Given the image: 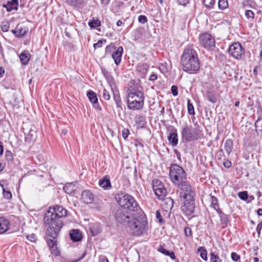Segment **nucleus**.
Here are the masks:
<instances>
[{"label":"nucleus","instance_id":"1","mask_svg":"<svg viewBox=\"0 0 262 262\" xmlns=\"http://www.w3.org/2000/svg\"><path fill=\"white\" fill-rule=\"evenodd\" d=\"M67 212L62 206L56 205L50 207L45 213L44 223L49 226L47 230L48 236L54 238L57 237L62 227V219L66 216Z\"/></svg>","mask_w":262,"mask_h":262},{"label":"nucleus","instance_id":"2","mask_svg":"<svg viewBox=\"0 0 262 262\" xmlns=\"http://www.w3.org/2000/svg\"><path fill=\"white\" fill-rule=\"evenodd\" d=\"M182 69L189 73L198 71L200 68V61L196 51L190 47L185 48L181 58Z\"/></svg>","mask_w":262,"mask_h":262},{"label":"nucleus","instance_id":"3","mask_svg":"<svg viewBox=\"0 0 262 262\" xmlns=\"http://www.w3.org/2000/svg\"><path fill=\"white\" fill-rule=\"evenodd\" d=\"M128 227L134 235L141 236L146 233L148 229V223L142 210L132 214Z\"/></svg>","mask_w":262,"mask_h":262},{"label":"nucleus","instance_id":"4","mask_svg":"<svg viewBox=\"0 0 262 262\" xmlns=\"http://www.w3.org/2000/svg\"><path fill=\"white\" fill-rule=\"evenodd\" d=\"M169 176L172 183L177 185L180 191L191 187L186 181L187 176L184 169L178 164L171 165Z\"/></svg>","mask_w":262,"mask_h":262},{"label":"nucleus","instance_id":"5","mask_svg":"<svg viewBox=\"0 0 262 262\" xmlns=\"http://www.w3.org/2000/svg\"><path fill=\"white\" fill-rule=\"evenodd\" d=\"M144 96L141 86H136L127 91V107L132 110H141L144 105Z\"/></svg>","mask_w":262,"mask_h":262},{"label":"nucleus","instance_id":"6","mask_svg":"<svg viewBox=\"0 0 262 262\" xmlns=\"http://www.w3.org/2000/svg\"><path fill=\"white\" fill-rule=\"evenodd\" d=\"M194 195L191 187L181 191L179 192V199L183 204V205L181 206V209L186 215H191L194 210L195 202Z\"/></svg>","mask_w":262,"mask_h":262},{"label":"nucleus","instance_id":"7","mask_svg":"<svg viewBox=\"0 0 262 262\" xmlns=\"http://www.w3.org/2000/svg\"><path fill=\"white\" fill-rule=\"evenodd\" d=\"M115 199L122 208L127 210L131 214L142 210L136 200L129 194L118 193Z\"/></svg>","mask_w":262,"mask_h":262},{"label":"nucleus","instance_id":"8","mask_svg":"<svg viewBox=\"0 0 262 262\" xmlns=\"http://www.w3.org/2000/svg\"><path fill=\"white\" fill-rule=\"evenodd\" d=\"M200 135V130L198 127L193 128L191 125L186 124L182 129V138L187 142L198 140Z\"/></svg>","mask_w":262,"mask_h":262},{"label":"nucleus","instance_id":"9","mask_svg":"<svg viewBox=\"0 0 262 262\" xmlns=\"http://www.w3.org/2000/svg\"><path fill=\"white\" fill-rule=\"evenodd\" d=\"M229 54L236 59L242 58L244 55L245 51L241 44L238 42H234L230 46L228 50Z\"/></svg>","mask_w":262,"mask_h":262},{"label":"nucleus","instance_id":"10","mask_svg":"<svg viewBox=\"0 0 262 262\" xmlns=\"http://www.w3.org/2000/svg\"><path fill=\"white\" fill-rule=\"evenodd\" d=\"M199 41L201 45L207 49L212 50L215 47V40L209 33H206L200 35Z\"/></svg>","mask_w":262,"mask_h":262},{"label":"nucleus","instance_id":"11","mask_svg":"<svg viewBox=\"0 0 262 262\" xmlns=\"http://www.w3.org/2000/svg\"><path fill=\"white\" fill-rule=\"evenodd\" d=\"M129 213V212L127 211L126 213L124 209L123 208L119 209L116 213V219L118 222L122 224L127 223L128 226L129 222H130L132 219V216L130 217L128 214Z\"/></svg>","mask_w":262,"mask_h":262},{"label":"nucleus","instance_id":"12","mask_svg":"<svg viewBox=\"0 0 262 262\" xmlns=\"http://www.w3.org/2000/svg\"><path fill=\"white\" fill-rule=\"evenodd\" d=\"M111 90L113 94V98L116 104L117 107L122 110V102L118 90L116 88V86L113 84H110Z\"/></svg>","mask_w":262,"mask_h":262},{"label":"nucleus","instance_id":"13","mask_svg":"<svg viewBox=\"0 0 262 262\" xmlns=\"http://www.w3.org/2000/svg\"><path fill=\"white\" fill-rule=\"evenodd\" d=\"M81 199L85 204H91L94 200V195L89 190H84L82 192Z\"/></svg>","mask_w":262,"mask_h":262},{"label":"nucleus","instance_id":"14","mask_svg":"<svg viewBox=\"0 0 262 262\" xmlns=\"http://www.w3.org/2000/svg\"><path fill=\"white\" fill-rule=\"evenodd\" d=\"M53 239H49L47 241L48 246L51 250V252L52 254H54L56 256L59 255L60 251L58 249L57 246V241L55 239L56 238H53Z\"/></svg>","mask_w":262,"mask_h":262},{"label":"nucleus","instance_id":"15","mask_svg":"<svg viewBox=\"0 0 262 262\" xmlns=\"http://www.w3.org/2000/svg\"><path fill=\"white\" fill-rule=\"evenodd\" d=\"M123 52V48L122 47H119L117 48L116 51L114 52L112 54V57L114 60L115 63L117 66H118L121 61Z\"/></svg>","mask_w":262,"mask_h":262},{"label":"nucleus","instance_id":"16","mask_svg":"<svg viewBox=\"0 0 262 262\" xmlns=\"http://www.w3.org/2000/svg\"><path fill=\"white\" fill-rule=\"evenodd\" d=\"M87 96L95 107L97 109H100L98 104V98L96 93L92 91H89L87 93Z\"/></svg>","mask_w":262,"mask_h":262},{"label":"nucleus","instance_id":"17","mask_svg":"<svg viewBox=\"0 0 262 262\" xmlns=\"http://www.w3.org/2000/svg\"><path fill=\"white\" fill-rule=\"evenodd\" d=\"M9 226V221L4 217H0V234H3L6 232Z\"/></svg>","mask_w":262,"mask_h":262},{"label":"nucleus","instance_id":"18","mask_svg":"<svg viewBox=\"0 0 262 262\" xmlns=\"http://www.w3.org/2000/svg\"><path fill=\"white\" fill-rule=\"evenodd\" d=\"M70 235L71 239L74 242H79L81 239V233L78 230H72Z\"/></svg>","mask_w":262,"mask_h":262},{"label":"nucleus","instance_id":"19","mask_svg":"<svg viewBox=\"0 0 262 262\" xmlns=\"http://www.w3.org/2000/svg\"><path fill=\"white\" fill-rule=\"evenodd\" d=\"M168 139L172 146H176L178 144V139L176 130L170 134Z\"/></svg>","mask_w":262,"mask_h":262},{"label":"nucleus","instance_id":"20","mask_svg":"<svg viewBox=\"0 0 262 262\" xmlns=\"http://www.w3.org/2000/svg\"><path fill=\"white\" fill-rule=\"evenodd\" d=\"M99 185L104 189H109L111 187L110 180L107 177H104L103 179L100 180L99 182Z\"/></svg>","mask_w":262,"mask_h":262},{"label":"nucleus","instance_id":"21","mask_svg":"<svg viewBox=\"0 0 262 262\" xmlns=\"http://www.w3.org/2000/svg\"><path fill=\"white\" fill-rule=\"evenodd\" d=\"M30 57V54L28 51H23L19 56L20 61L24 65L28 64Z\"/></svg>","mask_w":262,"mask_h":262},{"label":"nucleus","instance_id":"22","mask_svg":"<svg viewBox=\"0 0 262 262\" xmlns=\"http://www.w3.org/2000/svg\"><path fill=\"white\" fill-rule=\"evenodd\" d=\"M76 189V187L73 183H67L63 187L64 191L69 194H72Z\"/></svg>","mask_w":262,"mask_h":262},{"label":"nucleus","instance_id":"23","mask_svg":"<svg viewBox=\"0 0 262 262\" xmlns=\"http://www.w3.org/2000/svg\"><path fill=\"white\" fill-rule=\"evenodd\" d=\"M16 30H13L12 32L16 36L18 37H23L25 36L27 32V29L26 28H23L21 27H19L17 26L16 28Z\"/></svg>","mask_w":262,"mask_h":262},{"label":"nucleus","instance_id":"24","mask_svg":"<svg viewBox=\"0 0 262 262\" xmlns=\"http://www.w3.org/2000/svg\"><path fill=\"white\" fill-rule=\"evenodd\" d=\"M135 121L141 127H143L146 124L145 117L142 115H137L135 117Z\"/></svg>","mask_w":262,"mask_h":262},{"label":"nucleus","instance_id":"25","mask_svg":"<svg viewBox=\"0 0 262 262\" xmlns=\"http://www.w3.org/2000/svg\"><path fill=\"white\" fill-rule=\"evenodd\" d=\"M224 149L228 155H229L232 150L233 142L231 139H227L224 143Z\"/></svg>","mask_w":262,"mask_h":262},{"label":"nucleus","instance_id":"26","mask_svg":"<svg viewBox=\"0 0 262 262\" xmlns=\"http://www.w3.org/2000/svg\"><path fill=\"white\" fill-rule=\"evenodd\" d=\"M217 212L219 213V216L220 217L221 224L224 227H226L227 225L228 222L227 215L222 212L221 210H219Z\"/></svg>","mask_w":262,"mask_h":262},{"label":"nucleus","instance_id":"27","mask_svg":"<svg viewBox=\"0 0 262 262\" xmlns=\"http://www.w3.org/2000/svg\"><path fill=\"white\" fill-rule=\"evenodd\" d=\"M154 191L155 194L160 200L163 199L166 196L167 193L166 190L164 187L158 188V189L155 190Z\"/></svg>","mask_w":262,"mask_h":262},{"label":"nucleus","instance_id":"28","mask_svg":"<svg viewBox=\"0 0 262 262\" xmlns=\"http://www.w3.org/2000/svg\"><path fill=\"white\" fill-rule=\"evenodd\" d=\"M211 206L215 209L216 211L221 210L218 204V201L217 198L214 196H211Z\"/></svg>","mask_w":262,"mask_h":262},{"label":"nucleus","instance_id":"29","mask_svg":"<svg viewBox=\"0 0 262 262\" xmlns=\"http://www.w3.org/2000/svg\"><path fill=\"white\" fill-rule=\"evenodd\" d=\"M164 187L163 185L162 182L158 179H154L152 181V188L153 190H156L158 188H163Z\"/></svg>","mask_w":262,"mask_h":262},{"label":"nucleus","instance_id":"30","mask_svg":"<svg viewBox=\"0 0 262 262\" xmlns=\"http://www.w3.org/2000/svg\"><path fill=\"white\" fill-rule=\"evenodd\" d=\"M159 251L165 255L169 256L172 259H174L176 258V256L173 252H169L162 247L160 248Z\"/></svg>","mask_w":262,"mask_h":262},{"label":"nucleus","instance_id":"31","mask_svg":"<svg viewBox=\"0 0 262 262\" xmlns=\"http://www.w3.org/2000/svg\"><path fill=\"white\" fill-rule=\"evenodd\" d=\"M207 99L211 103H214L216 102V97L214 94L210 92H208L206 94Z\"/></svg>","mask_w":262,"mask_h":262},{"label":"nucleus","instance_id":"32","mask_svg":"<svg viewBox=\"0 0 262 262\" xmlns=\"http://www.w3.org/2000/svg\"><path fill=\"white\" fill-rule=\"evenodd\" d=\"M18 6V3L14 2L8 3L6 6L5 7L7 9L8 11H11L12 10H17Z\"/></svg>","mask_w":262,"mask_h":262},{"label":"nucleus","instance_id":"33","mask_svg":"<svg viewBox=\"0 0 262 262\" xmlns=\"http://www.w3.org/2000/svg\"><path fill=\"white\" fill-rule=\"evenodd\" d=\"M88 24L91 28H95L96 27L100 26L101 23L98 19H95L93 18L92 20L89 22Z\"/></svg>","mask_w":262,"mask_h":262},{"label":"nucleus","instance_id":"34","mask_svg":"<svg viewBox=\"0 0 262 262\" xmlns=\"http://www.w3.org/2000/svg\"><path fill=\"white\" fill-rule=\"evenodd\" d=\"M256 132H262V117H259L255 123Z\"/></svg>","mask_w":262,"mask_h":262},{"label":"nucleus","instance_id":"35","mask_svg":"<svg viewBox=\"0 0 262 262\" xmlns=\"http://www.w3.org/2000/svg\"><path fill=\"white\" fill-rule=\"evenodd\" d=\"M67 3L73 6H78L83 3L84 0H67Z\"/></svg>","mask_w":262,"mask_h":262},{"label":"nucleus","instance_id":"36","mask_svg":"<svg viewBox=\"0 0 262 262\" xmlns=\"http://www.w3.org/2000/svg\"><path fill=\"white\" fill-rule=\"evenodd\" d=\"M198 251L200 253V255L201 258L205 260H207V253L206 249L203 248V247H200L198 249Z\"/></svg>","mask_w":262,"mask_h":262},{"label":"nucleus","instance_id":"37","mask_svg":"<svg viewBox=\"0 0 262 262\" xmlns=\"http://www.w3.org/2000/svg\"><path fill=\"white\" fill-rule=\"evenodd\" d=\"M210 255V262H221L222 260L217 254L211 252Z\"/></svg>","mask_w":262,"mask_h":262},{"label":"nucleus","instance_id":"38","mask_svg":"<svg viewBox=\"0 0 262 262\" xmlns=\"http://www.w3.org/2000/svg\"><path fill=\"white\" fill-rule=\"evenodd\" d=\"M187 109L188 112L190 115H194L195 114L193 105L190 103L189 99L187 100Z\"/></svg>","mask_w":262,"mask_h":262},{"label":"nucleus","instance_id":"39","mask_svg":"<svg viewBox=\"0 0 262 262\" xmlns=\"http://www.w3.org/2000/svg\"><path fill=\"white\" fill-rule=\"evenodd\" d=\"M227 0H219L218 6L221 9H224L228 7Z\"/></svg>","mask_w":262,"mask_h":262},{"label":"nucleus","instance_id":"40","mask_svg":"<svg viewBox=\"0 0 262 262\" xmlns=\"http://www.w3.org/2000/svg\"><path fill=\"white\" fill-rule=\"evenodd\" d=\"M1 27L4 32H7L10 28V24L7 21H3L1 23Z\"/></svg>","mask_w":262,"mask_h":262},{"label":"nucleus","instance_id":"41","mask_svg":"<svg viewBox=\"0 0 262 262\" xmlns=\"http://www.w3.org/2000/svg\"><path fill=\"white\" fill-rule=\"evenodd\" d=\"M203 3L206 7L211 8L214 4V0H203Z\"/></svg>","mask_w":262,"mask_h":262},{"label":"nucleus","instance_id":"42","mask_svg":"<svg viewBox=\"0 0 262 262\" xmlns=\"http://www.w3.org/2000/svg\"><path fill=\"white\" fill-rule=\"evenodd\" d=\"M245 16L249 20H251L254 18V14L252 11L248 10L245 12Z\"/></svg>","mask_w":262,"mask_h":262},{"label":"nucleus","instance_id":"43","mask_svg":"<svg viewBox=\"0 0 262 262\" xmlns=\"http://www.w3.org/2000/svg\"><path fill=\"white\" fill-rule=\"evenodd\" d=\"M238 197L242 200H246L248 199V193L247 191H242L238 193Z\"/></svg>","mask_w":262,"mask_h":262},{"label":"nucleus","instance_id":"44","mask_svg":"<svg viewBox=\"0 0 262 262\" xmlns=\"http://www.w3.org/2000/svg\"><path fill=\"white\" fill-rule=\"evenodd\" d=\"M3 193L4 197L7 199H11L12 197L11 192L9 190H6L5 188H3Z\"/></svg>","mask_w":262,"mask_h":262},{"label":"nucleus","instance_id":"45","mask_svg":"<svg viewBox=\"0 0 262 262\" xmlns=\"http://www.w3.org/2000/svg\"><path fill=\"white\" fill-rule=\"evenodd\" d=\"M106 42L105 39L99 40L97 43L93 45V47L95 49L99 48L102 47L103 43Z\"/></svg>","mask_w":262,"mask_h":262},{"label":"nucleus","instance_id":"46","mask_svg":"<svg viewBox=\"0 0 262 262\" xmlns=\"http://www.w3.org/2000/svg\"><path fill=\"white\" fill-rule=\"evenodd\" d=\"M5 157L8 161H12L13 160V155L11 151L7 150L5 152Z\"/></svg>","mask_w":262,"mask_h":262},{"label":"nucleus","instance_id":"47","mask_svg":"<svg viewBox=\"0 0 262 262\" xmlns=\"http://www.w3.org/2000/svg\"><path fill=\"white\" fill-rule=\"evenodd\" d=\"M103 97L106 100H109L111 98L109 92L105 89H104L103 91Z\"/></svg>","mask_w":262,"mask_h":262},{"label":"nucleus","instance_id":"48","mask_svg":"<svg viewBox=\"0 0 262 262\" xmlns=\"http://www.w3.org/2000/svg\"><path fill=\"white\" fill-rule=\"evenodd\" d=\"M138 21L143 24L147 21V18L145 15H141L138 17Z\"/></svg>","mask_w":262,"mask_h":262},{"label":"nucleus","instance_id":"49","mask_svg":"<svg viewBox=\"0 0 262 262\" xmlns=\"http://www.w3.org/2000/svg\"><path fill=\"white\" fill-rule=\"evenodd\" d=\"M156 218L158 220L159 222L161 223H163V220L159 210L156 211Z\"/></svg>","mask_w":262,"mask_h":262},{"label":"nucleus","instance_id":"50","mask_svg":"<svg viewBox=\"0 0 262 262\" xmlns=\"http://www.w3.org/2000/svg\"><path fill=\"white\" fill-rule=\"evenodd\" d=\"M129 134V132L128 129L124 128L122 131V136L124 139H126Z\"/></svg>","mask_w":262,"mask_h":262},{"label":"nucleus","instance_id":"51","mask_svg":"<svg viewBox=\"0 0 262 262\" xmlns=\"http://www.w3.org/2000/svg\"><path fill=\"white\" fill-rule=\"evenodd\" d=\"M171 91L173 96H176L178 95V88L177 86L172 85L171 88Z\"/></svg>","mask_w":262,"mask_h":262},{"label":"nucleus","instance_id":"52","mask_svg":"<svg viewBox=\"0 0 262 262\" xmlns=\"http://www.w3.org/2000/svg\"><path fill=\"white\" fill-rule=\"evenodd\" d=\"M231 256L232 259L234 261H237L240 258L239 255L235 252H232Z\"/></svg>","mask_w":262,"mask_h":262},{"label":"nucleus","instance_id":"53","mask_svg":"<svg viewBox=\"0 0 262 262\" xmlns=\"http://www.w3.org/2000/svg\"><path fill=\"white\" fill-rule=\"evenodd\" d=\"M185 234L187 236H191L192 235L191 229L189 227H185L184 229Z\"/></svg>","mask_w":262,"mask_h":262},{"label":"nucleus","instance_id":"54","mask_svg":"<svg viewBox=\"0 0 262 262\" xmlns=\"http://www.w3.org/2000/svg\"><path fill=\"white\" fill-rule=\"evenodd\" d=\"M165 201H166V203L169 205V209H171L173 207V201L172 199H171L170 198H167V199H166Z\"/></svg>","mask_w":262,"mask_h":262},{"label":"nucleus","instance_id":"55","mask_svg":"<svg viewBox=\"0 0 262 262\" xmlns=\"http://www.w3.org/2000/svg\"><path fill=\"white\" fill-rule=\"evenodd\" d=\"M27 238L31 242H35L36 240V235L34 234H32L30 235H27Z\"/></svg>","mask_w":262,"mask_h":262},{"label":"nucleus","instance_id":"56","mask_svg":"<svg viewBox=\"0 0 262 262\" xmlns=\"http://www.w3.org/2000/svg\"><path fill=\"white\" fill-rule=\"evenodd\" d=\"M179 5L186 6L189 2V0H177Z\"/></svg>","mask_w":262,"mask_h":262},{"label":"nucleus","instance_id":"57","mask_svg":"<svg viewBox=\"0 0 262 262\" xmlns=\"http://www.w3.org/2000/svg\"><path fill=\"white\" fill-rule=\"evenodd\" d=\"M261 228H262V221L257 225V227H256V231L258 234H260V230H261Z\"/></svg>","mask_w":262,"mask_h":262},{"label":"nucleus","instance_id":"58","mask_svg":"<svg viewBox=\"0 0 262 262\" xmlns=\"http://www.w3.org/2000/svg\"><path fill=\"white\" fill-rule=\"evenodd\" d=\"M157 79V75L155 74H152L149 77V80L150 81H155Z\"/></svg>","mask_w":262,"mask_h":262},{"label":"nucleus","instance_id":"59","mask_svg":"<svg viewBox=\"0 0 262 262\" xmlns=\"http://www.w3.org/2000/svg\"><path fill=\"white\" fill-rule=\"evenodd\" d=\"M224 166L225 167H227V168H229L231 167V163L230 161H228V160H226V161L225 162H224Z\"/></svg>","mask_w":262,"mask_h":262},{"label":"nucleus","instance_id":"60","mask_svg":"<svg viewBox=\"0 0 262 262\" xmlns=\"http://www.w3.org/2000/svg\"><path fill=\"white\" fill-rule=\"evenodd\" d=\"M110 0H101V4L104 6H106L109 3Z\"/></svg>","mask_w":262,"mask_h":262},{"label":"nucleus","instance_id":"61","mask_svg":"<svg viewBox=\"0 0 262 262\" xmlns=\"http://www.w3.org/2000/svg\"><path fill=\"white\" fill-rule=\"evenodd\" d=\"M5 73V70L2 67H0V77L3 76Z\"/></svg>","mask_w":262,"mask_h":262},{"label":"nucleus","instance_id":"62","mask_svg":"<svg viewBox=\"0 0 262 262\" xmlns=\"http://www.w3.org/2000/svg\"><path fill=\"white\" fill-rule=\"evenodd\" d=\"M4 151V148L2 143L0 142V155H1Z\"/></svg>","mask_w":262,"mask_h":262},{"label":"nucleus","instance_id":"63","mask_svg":"<svg viewBox=\"0 0 262 262\" xmlns=\"http://www.w3.org/2000/svg\"><path fill=\"white\" fill-rule=\"evenodd\" d=\"M111 46H107L105 48V52L106 53L110 52H111Z\"/></svg>","mask_w":262,"mask_h":262},{"label":"nucleus","instance_id":"64","mask_svg":"<svg viewBox=\"0 0 262 262\" xmlns=\"http://www.w3.org/2000/svg\"><path fill=\"white\" fill-rule=\"evenodd\" d=\"M257 213L259 216L262 215V209H258L257 211Z\"/></svg>","mask_w":262,"mask_h":262}]
</instances>
